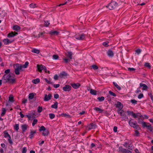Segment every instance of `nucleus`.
<instances>
[{
    "instance_id": "obj_7",
    "label": "nucleus",
    "mask_w": 153,
    "mask_h": 153,
    "mask_svg": "<svg viewBox=\"0 0 153 153\" xmlns=\"http://www.w3.org/2000/svg\"><path fill=\"white\" fill-rule=\"evenodd\" d=\"M119 151L123 153H131V152L130 151H129L128 150L125 149L122 147H120L119 148Z\"/></svg>"
},
{
    "instance_id": "obj_60",
    "label": "nucleus",
    "mask_w": 153,
    "mask_h": 153,
    "mask_svg": "<svg viewBox=\"0 0 153 153\" xmlns=\"http://www.w3.org/2000/svg\"><path fill=\"white\" fill-rule=\"evenodd\" d=\"M61 115L64 117H68L70 116L68 114L65 113H63L61 114Z\"/></svg>"
},
{
    "instance_id": "obj_54",
    "label": "nucleus",
    "mask_w": 153,
    "mask_h": 153,
    "mask_svg": "<svg viewBox=\"0 0 153 153\" xmlns=\"http://www.w3.org/2000/svg\"><path fill=\"white\" fill-rule=\"evenodd\" d=\"M8 140L10 144H12L13 143V142L11 139L10 136V137H8Z\"/></svg>"
},
{
    "instance_id": "obj_59",
    "label": "nucleus",
    "mask_w": 153,
    "mask_h": 153,
    "mask_svg": "<svg viewBox=\"0 0 153 153\" xmlns=\"http://www.w3.org/2000/svg\"><path fill=\"white\" fill-rule=\"evenodd\" d=\"M135 70V69L133 68H128V70L129 71H134Z\"/></svg>"
},
{
    "instance_id": "obj_13",
    "label": "nucleus",
    "mask_w": 153,
    "mask_h": 153,
    "mask_svg": "<svg viewBox=\"0 0 153 153\" xmlns=\"http://www.w3.org/2000/svg\"><path fill=\"white\" fill-rule=\"evenodd\" d=\"M14 41V40H10L9 39H6L3 40V42L4 44L7 45L11 43Z\"/></svg>"
},
{
    "instance_id": "obj_49",
    "label": "nucleus",
    "mask_w": 153,
    "mask_h": 153,
    "mask_svg": "<svg viewBox=\"0 0 153 153\" xmlns=\"http://www.w3.org/2000/svg\"><path fill=\"white\" fill-rule=\"evenodd\" d=\"M42 107L41 106H39L38 108V112L40 113L42 111Z\"/></svg>"
},
{
    "instance_id": "obj_43",
    "label": "nucleus",
    "mask_w": 153,
    "mask_h": 153,
    "mask_svg": "<svg viewBox=\"0 0 153 153\" xmlns=\"http://www.w3.org/2000/svg\"><path fill=\"white\" fill-rule=\"evenodd\" d=\"M49 117L50 119H52L54 118L55 117V115L52 113H50L49 114Z\"/></svg>"
},
{
    "instance_id": "obj_64",
    "label": "nucleus",
    "mask_w": 153,
    "mask_h": 153,
    "mask_svg": "<svg viewBox=\"0 0 153 153\" xmlns=\"http://www.w3.org/2000/svg\"><path fill=\"white\" fill-rule=\"evenodd\" d=\"M59 97V95L58 94H54V98L55 99H57Z\"/></svg>"
},
{
    "instance_id": "obj_41",
    "label": "nucleus",
    "mask_w": 153,
    "mask_h": 153,
    "mask_svg": "<svg viewBox=\"0 0 153 153\" xmlns=\"http://www.w3.org/2000/svg\"><path fill=\"white\" fill-rule=\"evenodd\" d=\"M38 120H37L36 119H34L32 123V125L33 126H34L35 124H36Z\"/></svg>"
},
{
    "instance_id": "obj_57",
    "label": "nucleus",
    "mask_w": 153,
    "mask_h": 153,
    "mask_svg": "<svg viewBox=\"0 0 153 153\" xmlns=\"http://www.w3.org/2000/svg\"><path fill=\"white\" fill-rule=\"evenodd\" d=\"M143 97V94H139L138 96V99H140Z\"/></svg>"
},
{
    "instance_id": "obj_45",
    "label": "nucleus",
    "mask_w": 153,
    "mask_h": 153,
    "mask_svg": "<svg viewBox=\"0 0 153 153\" xmlns=\"http://www.w3.org/2000/svg\"><path fill=\"white\" fill-rule=\"evenodd\" d=\"M44 22H45L44 23V25L45 26L47 27L48 26V25H50V22H49V21H44Z\"/></svg>"
},
{
    "instance_id": "obj_17",
    "label": "nucleus",
    "mask_w": 153,
    "mask_h": 153,
    "mask_svg": "<svg viewBox=\"0 0 153 153\" xmlns=\"http://www.w3.org/2000/svg\"><path fill=\"white\" fill-rule=\"evenodd\" d=\"M72 53L71 51H68L66 54V56L69 58L70 59H72Z\"/></svg>"
},
{
    "instance_id": "obj_63",
    "label": "nucleus",
    "mask_w": 153,
    "mask_h": 153,
    "mask_svg": "<svg viewBox=\"0 0 153 153\" xmlns=\"http://www.w3.org/2000/svg\"><path fill=\"white\" fill-rule=\"evenodd\" d=\"M135 134L136 136H138L139 135V133L137 130L135 131Z\"/></svg>"
},
{
    "instance_id": "obj_23",
    "label": "nucleus",
    "mask_w": 153,
    "mask_h": 153,
    "mask_svg": "<svg viewBox=\"0 0 153 153\" xmlns=\"http://www.w3.org/2000/svg\"><path fill=\"white\" fill-rule=\"evenodd\" d=\"M59 33V32L57 31L52 30L50 31V33L51 35H53L55 34L56 35H58Z\"/></svg>"
},
{
    "instance_id": "obj_4",
    "label": "nucleus",
    "mask_w": 153,
    "mask_h": 153,
    "mask_svg": "<svg viewBox=\"0 0 153 153\" xmlns=\"http://www.w3.org/2000/svg\"><path fill=\"white\" fill-rule=\"evenodd\" d=\"M128 123L130 126L131 127L138 130L140 129V127H139V126L137 124L136 122H134L131 121V120H130L128 121Z\"/></svg>"
},
{
    "instance_id": "obj_10",
    "label": "nucleus",
    "mask_w": 153,
    "mask_h": 153,
    "mask_svg": "<svg viewBox=\"0 0 153 153\" xmlns=\"http://www.w3.org/2000/svg\"><path fill=\"white\" fill-rule=\"evenodd\" d=\"M140 87H142L143 90H146L148 88V86L145 84L140 83Z\"/></svg>"
},
{
    "instance_id": "obj_58",
    "label": "nucleus",
    "mask_w": 153,
    "mask_h": 153,
    "mask_svg": "<svg viewBox=\"0 0 153 153\" xmlns=\"http://www.w3.org/2000/svg\"><path fill=\"white\" fill-rule=\"evenodd\" d=\"M145 66L147 67L150 68L151 67L149 63H146L145 64Z\"/></svg>"
},
{
    "instance_id": "obj_29",
    "label": "nucleus",
    "mask_w": 153,
    "mask_h": 153,
    "mask_svg": "<svg viewBox=\"0 0 153 153\" xmlns=\"http://www.w3.org/2000/svg\"><path fill=\"white\" fill-rule=\"evenodd\" d=\"M13 28L14 30L18 31L20 30V27L19 26L16 25L13 26Z\"/></svg>"
},
{
    "instance_id": "obj_26",
    "label": "nucleus",
    "mask_w": 153,
    "mask_h": 153,
    "mask_svg": "<svg viewBox=\"0 0 153 153\" xmlns=\"http://www.w3.org/2000/svg\"><path fill=\"white\" fill-rule=\"evenodd\" d=\"M94 109L97 111L99 112L100 113H101L103 111V109L97 107H95L94 108Z\"/></svg>"
},
{
    "instance_id": "obj_28",
    "label": "nucleus",
    "mask_w": 153,
    "mask_h": 153,
    "mask_svg": "<svg viewBox=\"0 0 153 153\" xmlns=\"http://www.w3.org/2000/svg\"><path fill=\"white\" fill-rule=\"evenodd\" d=\"M90 93L92 94L96 95L97 94V91L95 90L91 89L90 90Z\"/></svg>"
},
{
    "instance_id": "obj_62",
    "label": "nucleus",
    "mask_w": 153,
    "mask_h": 153,
    "mask_svg": "<svg viewBox=\"0 0 153 153\" xmlns=\"http://www.w3.org/2000/svg\"><path fill=\"white\" fill-rule=\"evenodd\" d=\"M143 121V120L142 119H141L140 118H138V123H139L141 124V122Z\"/></svg>"
},
{
    "instance_id": "obj_22",
    "label": "nucleus",
    "mask_w": 153,
    "mask_h": 153,
    "mask_svg": "<svg viewBox=\"0 0 153 153\" xmlns=\"http://www.w3.org/2000/svg\"><path fill=\"white\" fill-rule=\"evenodd\" d=\"M116 107L120 108H123V106L122 105L120 102H117V103L116 105Z\"/></svg>"
},
{
    "instance_id": "obj_9",
    "label": "nucleus",
    "mask_w": 153,
    "mask_h": 153,
    "mask_svg": "<svg viewBox=\"0 0 153 153\" xmlns=\"http://www.w3.org/2000/svg\"><path fill=\"white\" fill-rule=\"evenodd\" d=\"M71 87L69 85H66L63 88V90L65 91H69L71 89Z\"/></svg>"
},
{
    "instance_id": "obj_12",
    "label": "nucleus",
    "mask_w": 153,
    "mask_h": 153,
    "mask_svg": "<svg viewBox=\"0 0 153 153\" xmlns=\"http://www.w3.org/2000/svg\"><path fill=\"white\" fill-rule=\"evenodd\" d=\"M85 38V35L84 34H82L81 35L78 36L76 37V39H77L82 40L84 39Z\"/></svg>"
},
{
    "instance_id": "obj_3",
    "label": "nucleus",
    "mask_w": 153,
    "mask_h": 153,
    "mask_svg": "<svg viewBox=\"0 0 153 153\" xmlns=\"http://www.w3.org/2000/svg\"><path fill=\"white\" fill-rule=\"evenodd\" d=\"M117 5L118 4L117 2L112 1L106 6V7H108L110 10H112L115 8Z\"/></svg>"
},
{
    "instance_id": "obj_35",
    "label": "nucleus",
    "mask_w": 153,
    "mask_h": 153,
    "mask_svg": "<svg viewBox=\"0 0 153 153\" xmlns=\"http://www.w3.org/2000/svg\"><path fill=\"white\" fill-rule=\"evenodd\" d=\"M116 2H117L118 5H121V3H122L124 1V0H116Z\"/></svg>"
},
{
    "instance_id": "obj_31",
    "label": "nucleus",
    "mask_w": 153,
    "mask_h": 153,
    "mask_svg": "<svg viewBox=\"0 0 153 153\" xmlns=\"http://www.w3.org/2000/svg\"><path fill=\"white\" fill-rule=\"evenodd\" d=\"M67 73L64 71H63L62 73H60V76L61 77H62L64 76H67Z\"/></svg>"
},
{
    "instance_id": "obj_15",
    "label": "nucleus",
    "mask_w": 153,
    "mask_h": 153,
    "mask_svg": "<svg viewBox=\"0 0 153 153\" xmlns=\"http://www.w3.org/2000/svg\"><path fill=\"white\" fill-rule=\"evenodd\" d=\"M71 85L72 86V87L75 89L78 88L80 86V84L79 83H71Z\"/></svg>"
},
{
    "instance_id": "obj_34",
    "label": "nucleus",
    "mask_w": 153,
    "mask_h": 153,
    "mask_svg": "<svg viewBox=\"0 0 153 153\" xmlns=\"http://www.w3.org/2000/svg\"><path fill=\"white\" fill-rule=\"evenodd\" d=\"M113 84L119 90H121V88L120 86H119L115 82H113Z\"/></svg>"
},
{
    "instance_id": "obj_44",
    "label": "nucleus",
    "mask_w": 153,
    "mask_h": 153,
    "mask_svg": "<svg viewBox=\"0 0 153 153\" xmlns=\"http://www.w3.org/2000/svg\"><path fill=\"white\" fill-rule=\"evenodd\" d=\"M109 93L113 97L116 96V94L111 91H109Z\"/></svg>"
},
{
    "instance_id": "obj_46",
    "label": "nucleus",
    "mask_w": 153,
    "mask_h": 153,
    "mask_svg": "<svg viewBox=\"0 0 153 153\" xmlns=\"http://www.w3.org/2000/svg\"><path fill=\"white\" fill-rule=\"evenodd\" d=\"M45 127L44 126H42L39 129V130L40 131H44L46 130Z\"/></svg>"
},
{
    "instance_id": "obj_42",
    "label": "nucleus",
    "mask_w": 153,
    "mask_h": 153,
    "mask_svg": "<svg viewBox=\"0 0 153 153\" xmlns=\"http://www.w3.org/2000/svg\"><path fill=\"white\" fill-rule=\"evenodd\" d=\"M105 99V98L103 96H102L100 97H98L97 98V99L100 102L104 100Z\"/></svg>"
},
{
    "instance_id": "obj_40",
    "label": "nucleus",
    "mask_w": 153,
    "mask_h": 153,
    "mask_svg": "<svg viewBox=\"0 0 153 153\" xmlns=\"http://www.w3.org/2000/svg\"><path fill=\"white\" fill-rule=\"evenodd\" d=\"M6 112V109L5 108H3L2 110V113L1 114V115L2 116L4 115Z\"/></svg>"
},
{
    "instance_id": "obj_36",
    "label": "nucleus",
    "mask_w": 153,
    "mask_h": 153,
    "mask_svg": "<svg viewBox=\"0 0 153 153\" xmlns=\"http://www.w3.org/2000/svg\"><path fill=\"white\" fill-rule=\"evenodd\" d=\"M34 96V94L33 93H31L29 94L28 97L30 99H32L33 98Z\"/></svg>"
},
{
    "instance_id": "obj_16",
    "label": "nucleus",
    "mask_w": 153,
    "mask_h": 153,
    "mask_svg": "<svg viewBox=\"0 0 153 153\" xmlns=\"http://www.w3.org/2000/svg\"><path fill=\"white\" fill-rule=\"evenodd\" d=\"M37 66L38 70L40 72H41L42 70H43L44 68V67L45 66L42 65H39V64H38Z\"/></svg>"
},
{
    "instance_id": "obj_51",
    "label": "nucleus",
    "mask_w": 153,
    "mask_h": 153,
    "mask_svg": "<svg viewBox=\"0 0 153 153\" xmlns=\"http://www.w3.org/2000/svg\"><path fill=\"white\" fill-rule=\"evenodd\" d=\"M108 43H109V42H108L107 41V42H104L102 44L105 47H107V46H108Z\"/></svg>"
},
{
    "instance_id": "obj_33",
    "label": "nucleus",
    "mask_w": 153,
    "mask_h": 153,
    "mask_svg": "<svg viewBox=\"0 0 153 153\" xmlns=\"http://www.w3.org/2000/svg\"><path fill=\"white\" fill-rule=\"evenodd\" d=\"M4 137L5 138L9 137L10 136V135L8 134V133L6 131H4Z\"/></svg>"
},
{
    "instance_id": "obj_20",
    "label": "nucleus",
    "mask_w": 153,
    "mask_h": 153,
    "mask_svg": "<svg viewBox=\"0 0 153 153\" xmlns=\"http://www.w3.org/2000/svg\"><path fill=\"white\" fill-rule=\"evenodd\" d=\"M107 54L109 56L112 57L114 56L113 52L110 50H108L107 51Z\"/></svg>"
},
{
    "instance_id": "obj_56",
    "label": "nucleus",
    "mask_w": 153,
    "mask_h": 153,
    "mask_svg": "<svg viewBox=\"0 0 153 153\" xmlns=\"http://www.w3.org/2000/svg\"><path fill=\"white\" fill-rule=\"evenodd\" d=\"M27 151V148L25 147H23L22 149V153H26Z\"/></svg>"
},
{
    "instance_id": "obj_37",
    "label": "nucleus",
    "mask_w": 153,
    "mask_h": 153,
    "mask_svg": "<svg viewBox=\"0 0 153 153\" xmlns=\"http://www.w3.org/2000/svg\"><path fill=\"white\" fill-rule=\"evenodd\" d=\"M14 129L17 131H18L19 129V125L18 124H16L14 126Z\"/></svg>"
},
{
    "instance_id": "obj_38",
    "label": "nucleus",
    "mask_w": 153,
    "mask_h": 153,
    "mask_svg": "<svg viewBox=\"0 0 153 153\" xmlns=\"http://www.w3.org/2000/svg\"><path fill=\"white\" fill-rule=\"evenodd\" d=\"M14 98L13 97L12 95H10L9 97V100L11 102H13L14 101L13 100Z\"/></svg>"
},
{
    "instance_id": "obj_61",
    "label": "nucleus",
    "mask_w": 153,
    "mask_h": 153,
    "mask_svg": "<svg viewBox=\"0 0 153 153\" xmlns=\"http://www.w3.org/2000/svg\"><path fill=\"white\" fill-rule=\"evenodd\" d=\"M127 112L128 114V115H131L133 114V112L132 111H127Z\"/></svg>"
},
{
    "instance_id": "obj_50",
    "label": "nucleus",
    "mask_w": 153,
    "mask_h": 153,
    "mask_svg": "<svg viewBox=\"0 0 153 153\" xmlns=\"http://www.w3.org/2000/svg\"><path fill=\"white\" fill-rule=\"evenodd\" d=\"M30 7L32 8H34L35 7H36V4H34L32 3L30 4Z\"/></svg>"
},
{
    "instance_id": "obj_32",
    "label": "nucleus",
    "mask_w": 153,
    "mask_h": 153,
    "mask_svg": "<svg viewBox=\"0 0 153 153\" xmlns=\"http://www.w3.org/2000/svg\"><path fill=\"white\" fill-rule=\"evenodd\" d=\"M31 51L32 52L36 53V54H39V53L40 51L38 49H34L32 50Z\"/></svg>"
},
{
    "instance_id": "obj_11",
    "label": "nucleus",
    "mask_w": 153,
    "mask_h": 153,
    "mask_svg": "<svg viewBox=\"0 0 153 153\" xmlns=\"http://www.w3.org/2000/svg\"><path fill=\"white\" fill-rule=\"evenodd\" d=\"M36 133V131L31 130H30V134L29 136V138L32 139L33 137L34 134Z\"/></svg>"
},
{
    "instance_id": "obj_6",
    "label": "nucleus",
    "mask_w": 153,
    "mask_h": 153,
    "mask_svg": "<svg viewBox=\"0 0 153 153\" xmlns=\"http://www.w3.org/2000/svg\"><path fill=\"white\" fill-rule=\"evenodd\" d=\"M141 124L143 127H146L149 128V129L151 131H152V128L151 126V125L149 123H147L146 122L142 121L141 122Z\"/></svg>"
},
{
    "instance_id": "obj_25",
    "label": "nucleus",
    "mask_w": 153,
    "mask_h": 153,
    "mask_svg": "<svg viewBox=\"0 0 153 153\" xmlns=\"http://www.w3.org/2000/svg\"><path fill=\"white\" fill-rule=\"evenodd\" d=\"M49 133V131L48 129H46L43 131L42 132V134L44 136H47Z\"/></svg>"
},
{
    "instance_id": "obj_48",
    "label": "nucleus",
    "mask_w": 153,
    "mask_h": 153,
    "mask_svg": "<svg viewBox=\"0 0 153 153\" xmlns=\"http://www.w3.org/2000/svg\"><path fill=\"white\" fill-rule=\"evenodd\" d=\"M130 102H131L132 104H136L137 102V101L134 99L133 100H130Z\"/></svg>"
},
{
    "instance_id": "obj_39",
    "label": "nucleus",
    "mask_w": 153,
    "mask_h": 153,
    "mask_svg": "<svg viewBox=\"0 0 153 153\" xmlns=\"http://www.w3.org/2000/svg\"><path fill=\"white\" fill-rule=\"evenodd\" d=\"M29 64V62H26L25 64L22 65V66L23 68H26L27 67Z\"/></svg>"
},
{
    "instance_id": "obj_1",
    "label": "nucleus",
    "mask_w": 153,
    "mask_h": 153,
    "mask_svg": "<svg viewBox=\"0 0 153 153\" xmlns=\"http://www.w3.org/2000/svg\"><path fill=\"white\" fill-rule=\"evenodd\" d=\"M3 78L5 81V82H9L10 83H13L15 81L14 78H11V76L10 74L8 75L5 74L3 76Z\"/></svg>"
},
{
    "instance_id": "obj_5",
    "label": "nucleus",
    "mask_w": 153,
    "mask_h": 153,
    "mask_svg": "<svg viewBox=\"0 0 153 153\" xmlns=\"http://www.w3.org/2000/svg\"><path fill=\"white\" fill-rule=\"evenodd\" d=\"M36 112L35 111H31L30 113H29L26 115L28 118L30 119V118H34L35 117Z\"/></svg>"
},
{
    "instance_id": "obj_30",
    "label": "nucleus",
    "mask_w": 153,
    "mask_h": 153,
    "mask_svg": "<svg viewBox=\"0 0 153 153\" xmlns=\"http://www.w3.org/2000/svg\"><path fill=\"white\" fill-rule=\"evenodd\" d=\"M32 82L33 83L35 84H36L39 83V82L40 79L39 78H37L36 79H33L32 80Z\"/></svg>"
},
{
    "instance_id": "obj_27",
    "label": "nucleus",
    "mask_w": 153,
    "mask_h": 153,
    "mask_svg": "<svg viewBox=\"0 0 153 153\" xmlns=\"http://www.w3.org/2000/svg\"><path fill=\"white\" fill-rule=\"evenodd\" d=\"M21 127L23 131L24 132L27 129V125L26 124L22 125Z\"/></svg>"
},
{
    "instance_id": "obj_47",
    "label": "nucleus",
    "mask_w": 153,
    "mask_h": 153,
    "mask_svg": "<svg viewBox=\"0 0 153 153\" xmlns=\"http://www.w3.org/2000/svg\"><path fill=\"white\" fill-rule=\"evenodd\" d=\"M53 58L54 59H57L59 58V56L57 55L54 54L53 55Z\"/></svg>"
},
{
    "instance_id": "obj_55",
    "label": "nucleus",
    "mask_w": 153,
    "mask_h": 153,
    "mask_svg": "<svg viewBox=\"0 0 153 153\" xmlns=\"http://www.w3.org/2000/svg\"><path fill=\"white\" fill-rule=\"evenodd\" d=\"M140 86L136 90V91H135V93H138L139 92H141V90H140Z\"/></svg>"
},
{
    "instance_id": "obj_21",
    "label": "nucleus",
    "mask_w": 153,
    "mask_h": 153,
    "mask_svg": "<svg viewBox=\"0 0 153 153\" xmlns=\"http://www.w3.org/2000/svg\"><path fill=\"white\" fill-rule=\"evenodd\" d=\"M138 114L139 113L135 114L133 112V114L131 115V116L134 118H136L137 117V116H139V117H142L143 116L142 115H138Z\"/></svg>"
},
{
    "instance_id": "obj_53",
    "label": "nucleus",
    "mask_w": 153,
    "mask_h": 153,
    "mask_svg": "<svg viewBox=\"0 0 153 153\" xmlns=\"http://www.w3.org/2000/svg\"><path fill=\"white\" fill-rule=\"evenodd\" d=\"M92 68L94 70H96L98 68V66L95 65H93L92 66Z\"/></svg>"
},
{
    "instance_id": "obj_8",
    "label": "nucleus",
    "mask_w": 153,
    "mask_h": 153,
    "mask_svg": "<svg viewBox=\"0 0 153 153\" xmlns=\"http://www.w3.org/2000/svg\"><path fill=\"white\" fill-rule=\"evenodd\" d=\"M52 97V95L50 94L48 95L45 94V97L44 98V101H48L51 99Z\"/></svg>"
},
{
    "instance_id": "obj_18",
    "label": "nucleus",
    "mask_w": 153,
    "mask_h": 153,
    "mask_svg": "<svg viewBox=\"0 0 153 153\" xmlns=\"http://www.w3.org/2000/svg\"><path fill=\"white\" fill-rule=\"evenodd\" d=\"M96 125L95 124L93 123H91L89 125L88 127V128L89 130L92 129H94L96 127Z\"/></svg>"
},
{
    "instance_id": "obj_19",
    "label": "nucleus",
    "mask_w": 153,
    "mask_h": 153,
    "mask_svg": "<svg viewBox=\"0 0 153 153\" xmlns=\"http://www.w3.org/2000/svg\"><path fill=\"white\" fill-rule=\"evenodd\" d=\"M120 114L125 119H128V117L126 116V114L123 110V112H120Z\"/></svg>"
},
{
    "instance_id": "obj_14",
    "label": "nucleus",
    "mask_w": 153,
    "mask_h": 153,
    "mask_svg": "<svg viewBox=\"0 0 153 153\" xmlns=\"http://www.w3.org/2000/svg\"><path fill=\"white\" fill-rule=\"evenodd\" d=\"M17 34V32H12L8 34L7 36L9 37H11L14 36Z\"/></svg>"
},
{
    "instance_id": "obj_24",
    "label": "nucleus",
    "mask_w": 153,
    "mask_h": 153,
    "mask_svg": "<svg viewBox=\"0 0 153 153\" xmlns=\"http://www.w3.org/2000/svg\"><path fill=\"white\" fill-rule=\"evenodd\" d=\"M58 103L57 101H56L54 104L51 106V107L55 109H56L58 107Z\"/></svg>"
},
{
    "instance_id": "obj_2",
    "label": "nucleus",
    "mask_w": 153,
    "mask_h": 153,
    "mask_svg": "<svg viewBox=\"0 0 153 153\" xmlns=\"http://www.w3.org/2000/svg\"><path fill=\"white\" fill-rule=\"evenodd\" d=\"M15 72L16 74H20L19 71H23L21 65L17 63L15 64Z\"/></svg>"
},
{
    "instance_id": "obj_52",
    "label": "nucleus",
    "mask_w": 153,
    "mask_h": 153,
    "mask_svg": "<svg viewBox=\"0 0 153 153\" xmlns=\"http://www.w3.org/2000/svg\"><path fill=\"white\" fill-rule=\"evenodd\" d=\"M45 80L46 82H47L48 84H51L52 83L50 80H48L47 78H45Z\"/></svg>"
}]
</instances>
